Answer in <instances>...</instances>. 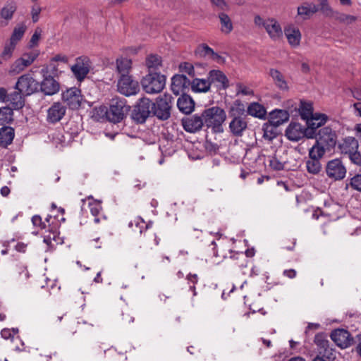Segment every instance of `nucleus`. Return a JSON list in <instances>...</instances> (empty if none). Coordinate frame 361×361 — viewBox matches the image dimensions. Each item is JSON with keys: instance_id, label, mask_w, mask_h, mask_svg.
<instances>
[{"instance_id": "nucleus-30", "label": "nucleus", "mask_w": 361, "mask_h": 361, "mask_svg": "<svg viewBox=\"0 0 361 361\" xmlns=\"http://www.w3.org/2000/svg\"><path fill=\"white\" fill-rule=\"evenodd\" d=\"M269 75L278 88L281 90H287L288 89V82L285 79V76L279 70L274 68L270 69Z\"/></svg>"}, {"instance_id": "nucleus-23", "label": "nucleus", "mask_w": 361, "mask_h": 361, "mask_svg": "<svg viewBox=\"0 0 361 361\" xmlns=\"http://www.w3.org/2000/svg\"><path fill=\"white\" fill-rule=\"evenodd\" d=\"M208 79L212 83H218V86L223 89L228 87V80L225 74L219 70H212L209 72Z\"/></svg>"}, {"instance_id": "nucleus-46", "label": "nucleus", "mask_w": 361, "mask_h": 361, "mask_svg": "<svg viewBox=\"0 0 361 361\" xmlns=\"http://www.w3.org/2000/svg\"><path fill=\"white\" fill-rule=\"evenodd\" d=\"M16 47L14 44L8 42L4 45V49L1 54V58L4 61L9 60L12 56L13 53L16 49Z\"/></svg>"}, {"instance_id": "nucleus-24", "label": "nucleus", "mask_w": 361, "mask_h": 361, "mask_svg": "<svg viewBox=\"0 0 361 361\" xmlns=\"http://www.w3.org/2000/svg\"><path fill=\"white\" fill-rule=\"evenodd\" d=\"M289 119V114L286 110L274 109L269 113V121L276 126H280Z\"/></svg>"}, {"instance_id": "nucleus-45", "label": "nucleus", "mask_w": 361, "mask_h": 361, "mask_svg": "<svg viewBox=\"0 0 361 361\" xmlns=\"http://www.w3.org/2000/svg\"><path fill=\"white\" fill-rule=\"evenodd\" d=\"M44 243L47 245L49 248L53 249L56 245L61 243V239L56 233L53 232L44 238Z\"/></svg>"}, {"instance_id": "nucleus-18", "label": "nucleus", "mask_w": 361, "mask_h": 361, "mask_svg": "<svg viewBox=\"0 0 361 361\" xmlns=\"http://www.w3.org/2000/svg\"><path fill=\"white\" fill-rule=\"evenodd\" d=\"M62 319H65L66 321V331L73 335L78 332H83L87 325L85 322H81L76 319L68 317L66 314L57 317V321L59 322H61Z\"/></svg>"}, {"instance_id": "nucleus-33", "label": "nucleus", "mask_w": 361, "mask_h": 361, "mask_svg": "<svg viewBox=\"0 0 361 361\" xmlns=\"http://www.w3.org/2000/svg\"><path fill=\"white\" fill-rule=\"evenodd\" d=\"M277 128L278 126L269 121L264 123L262 126L263 138L269 142L272 141L279 135Z\"/></svg>"}, {"instance_id": "nucleus-35", "label": "nucleus", "mask_w": 361, "mask_h": 361, "mask_svg": "<svg viewBox=\"0 0 361 361\" xmlns=\"http://www.w3.org/2000/svg\"><path fill=\"white\" fill-rule=\"evenodd\" d=\"M14 130L11 127H3L0 129V145L4 147L10 145L14 138Z\"/></svg>"}, {"instance_id": "nucleus-31", "label": "nucleus", "mask_w": 361, "mask_h": 361, "mask_svg": "<svg viewBox=\"0 0 361 361\" xmlns=\"http://www.w3.org/2000/svg\"><path fill=\"white\" fill-rule=\"evenodd\" d=\"M318 11V7L313 4L304 3L298 7V15L303 20L309 19L314 13Z\"/></svg>"}, {"instance_id": "nucleus-40", "label": "nucleus", "mask_w": 361, "mask_h": 361, "mask_svg": "<svg viewBox=\"0 0 361 361\" xmlns=\"http://www.w3.org/2000/svg\"><path fill=\"white\" fill-rule=\"evenodd\" d=\"M219 18L221 23V30L222 32L228 34L233 30V23L230 17L224 12L219 14Z\"/></svg>"}, {"instance_id": "nucleus-36", "label": "nucleus", "mask_w": 361, "mask_h": 361, "mask_svg": "<svg viewBox=\"0 0 361 361\" xmlns=\"http://www.w3.org/2000/svg\"><path fill=\"white\" fill-rule=\"evenodd\" d=\"M24 94L20 91H15L8 94V102H9L15 109H20L25 104Z\"/></svg>"}, {"instance_id": "nucleus-27", "label": "nucleus", "mask_w": 361, "mask_h": 361, "mask_svg": "<svg viewBox=\"0 0 361 361\" xmlns=\"http://www.w3.org/2000/svg\"><path fill=\"white\" fill-rule=\"evenodd\" d=\"M358 142L355 137H347L339 144L338 147L342 154L349 156L352 152L358 149Z\"/></svg>"}, {"instance_id": "nucleus-13", "label": "nucleus", "mask_w": 361, "mask_h": 361, "mask_svg": "<svg viewBox=\"0 0 361 361\" xmlns=\"http://www.w3.org/2000/svg\"><path fill=\"white\" fill-rule=\"evenodd\" d=\"M326 172L328 177L335 180H338L345 178L346 169L340 159H335L327 163Z\"/></svg>"}, {"instance_id": "nucleus-63", "label": "nucleus", "mask_w": 361, "mask_h": 361, "mask_svg": "<svg viewBox=\"0 0 361 361\" xmlns=\"http://www.w3.org/2000/svg\"><path fill=\"white\" fill-rule=\"evenodd\" d=\"M122 320L124 324H130L133 322L134 318L128 312H123Z\"/></svg>"}, {"instance_id": "nucleus-42", "label": "nucleus", "mask_w": 361, "mask_h": 361, "mask_svg": "<svg viewBox=\"0 0 361 361\" xmlns=\"http://www.w3.org/2000/svg\"><path fill=\"white\" fill-rule=\"evenodd\" d=\"M13 109L8 106L0 108V125L9 123L13 121Z\"/></svg>"}, {"instance_id": "nucleus-19", "label": "nucleus", "mask_w": 361, "mask_h": 361, "mask_svg": "<svg viewBox=\"0 0 361 361\" xmlns=\"http://www.w3.org/2000/svg\"><path fill=\"white\" fill-rule=\"evenodd\" d=\"M66 108L60 102L54 103L47 111V121L55 123L60 121L65 116Z\"/></svg>"}, {"instance_id": "nucleus-39", "label": "nucleus", "mask_w": 361, "mask_h": 361, "mask_svg": "<svg viewBox=\"0 0 361 361\" xmlns=\"http://www.w3.org/2000/svg\"><path fill=\"white\" fill-rule=\"evenodd\" d=\"M132 66V61L128 58H120L116 60V68L121 75H128Z\"/></svg>"}, {"instance_id": "nucleus-3", "label": "nucleus", "mask_w": 361, "mask_h": 361, "mask_svg": "<svg viewBox=\"0 0 361 361\" xmlns=\"http://www.w3.org/2000/svg\"><path fill=\"white\" fill-rule=\"evenodd\" d=\"M143 90L147 94H157L162 91L166 85V77L158 73H149L141 81Z\"/></svg>"}, {"instance_id": "nucleus-41", "label": "nucleus", "mask_w": 361, "mask_h": 361, "mask_svg": "<svg viewBox=\"0 0 361 361\" xmlns=\"http://www.w3.org/2000/svg\"><path fill=\"white\" fill-rule=\"evenodd\" d=\"M305 166L307 172L312 175L319 173L322 170V164L320 160L308 158L305 161Z\"/></svg>"}, {"instance_id": "nucleus-51", "label": "nucleus", "mask_w": 361, "mask_h": 361, "mask_svg": "<svg viewBox=\"0 0 361 361\" xmlns=\"http://www.w3.org/2000/svg\"><path fill=\"white\" fill-rule=\"evenodd\" d=\"M89 207L91 212V214L95 216L94 221L95 223H98L99 221V218L98 217L102 212L101 204H89Z\"/></svg>"}, {"instance_id": "nucleus-52", "label": "nucleus", "mask_w": 361, "mask_h": 361, "mask_svg": "<svg viewBox=\"0 0 361 361\" xmlns=\"http://www.w3.org/2000/svg\"><path fill=\"white\" fill-rule=\"evenodd\" d=\"M350 186L358 191H361V174L353 176L350 181Z\"/></svg>"}, {"instance_id": "nucleus-47", "label": "nucleus", "mask_w": 361, "mask_h": 361, "mask_svg": "<svg viewBox=\"0 0 361 361\" xmlns=\"http://www.w3.org/2000/svg\"><path fill=\"white\" fill-rule=\"evenodd\" d=\"M336 20L340 23H345L347 25L351 24L356 21L357 17L342 13H336Z\"/></svg>"}, {"instance_id": "nucleus-17", "label": "nucleus", "mask_w": 361, "mask_h": 361, "mask_svg": "<svg viewBox=\"0 0 361 361\" xmlns=\"http://www.w3.org/2000/svg\"><path fill=\"white\" fill-rule=\"evenodd\" d=\"M82 99L81 92L77 87L68 89L62 94V99L71 109H78L81 105Z\"/></svg>"}, {"instance_id": "nucleus-58", "label": "nucleus", "mask_w": 361, "mask_h": 361, "mask_svg": "<svg viewBox=\"0 0 361 361\" xmlns=\"http://www.w3.org/2000/svg\"><path fill=\"white\" fill-rule=\"evenodd\" d=\"M320 10L325 14L326 16H332L334 11L332 8L329 6V2L323 4V6H320Z\"/></svg>"}, {"instance_id": "nucleus-6", "label": "nucleus", "mask_w": 361, "mask_h": 361, "mask_svg": "<svg viewBox=\"0 0 361 361\" xmlns=\"http://www.w3.org/2000/svg\"><path fill=\"white\" fill-rule=\"evenodd\" d=\"M152 102L148 98H142L135 106L132 112V118L137 123H143L147 118L152 115Z\"/></svg>"}, {"instance_id": "nucleus-5", "label": "nucleus", "mask_w": 361, "mask_h": 361, "mask_svg": "<svg viewBox=\"0 0 361 361\" xmlns=\"http://www.w3.org/2000/svg\"><path fill=\"white\" fill-rule=\"evenodd\" d=\"M172 99V97L166 94L157 98L156 102H152V115L160 120H167L171 115Z\"/></svg>"}, {"instance_id": "nucleus-20", "label": "nucleus", "mask_w": 361, "mask_h": 361, "mask_svg": "<svg viewBox=\"0 0 361 361\" xmlns=\"http://www.w3.org/2000/svg\"><path fill=\"white\" fill-rule=\"evenodd\" d=\"M190 80L184 75H175L171 78V89L176 95H179L190 87Z\"/></svg>"}, {"instance_id": "nucleus-59", "label": "nucleus", "mask_w": 361, "mask_h": 361, "mask_svg": "<svg viewBox=\"0 0 361 361\" xmlns=\"http://www.w3.org/2000/svg\"><path fill=\"white\" fill-rule=\"evenodd\" d=\"M320 10L325 14L326 16H332L334 11L332 8L329 6V2L323 4V6H320Z\"/></svg>"}, {"instance_id": "nucleus-11", "label": "nucleus", "mask_w": 361, "mask_h": 361, "mask_svg": "<svg viewBox=\"0 0 361 361\" xmlns=\"http://www.w3.org/2000/svg\"><path fill=\"white\" fill-rule=\"evenodd\" d=\"M39 54L38 51L24 53L21 57L17 59L13 63L10 68V73L12 74H18L23 71L37 59Z\"/></svg>"}, {"instance_id": "nucleus-34", "label": "nucleus", "mask_w": 361, "mask_h": 361, "mask_svg": "<svg viewBox=\"0 0 361 361\" xmlns=\"http://www.w3.org/2000/svg\"><path fill=\"white\" fill-rule=\"evenodd\" d=\"M15 11L16 8L13 6H6L1 8L0 11V27H4L8 25Z\"/></svg>"}, {"instance_id": "nucleus-37", "label": "nucleus", "mask_w": 361, "mask_h": 361, "mask_svg": "<svg viewBox=\"0 0 361 361\" xmlns=\"http://www.w3.org/2000/svg\"><path fill=\"white\" fill-rule=\"evenodd\" d=\"M326 148L317 142L309 149L308 158L320 160L325 154Z\"/></svg>"}, {"instance_id": "nucleus-38", "label": "nucleus", "mask_w": 361, "mask_h": 361, "mask_svg": "<svg viewBox=\"0 0 361 361\" xmlns=\"http://www.w3.org/2000/svg\"><path fill=\"white\" fill-rule=\"evenodd\" d=\"M26 26L23 24L18 25L14 27L11 36L9 39V42L15 46L22 39L26 31Z\"/></svg>"}, {"instance_id": "nucleus-54", "label": "nucleus", "mask_w": 361, "mask_h": 361, "mask_svg": "<svg viewBox=\"0 0 361 361\" xmlns=\"http://www.w3.org/2000/svg\"><path fill=\"white\" fill-rule=\"evenodd\" d=\"M199 51L204 56L210 57L212 54H214V50L206 44H202L199 47Z\"/></svg>"}, {"instance_id": "nucleus-55", "label": "nucleus", "mask_w": 361, "mask_h": 361, "mask_svg": "<svg viewBox=\"0 0 361 361\" xmlns=\"http://www.w3.org/2000/svg\"><path fill=\"white\" fill-rule=\"evenodd\" d=\"M42 35V30L40 29L35 30V32L31 37L30 41V46L31 47H35L37 45L38 42L41 37Z\"/></svg>"}, {"instance_id": "nucleus-32", "label": "nucleus", "mask_w": 361, "mask_h": 361, "mask_svg": "<svg viewBox=\"0 0 361 361\" xmlns=\"http://www.w3.org/2000/svg\"><path fill=\"white\" fill-rule=\"evenodd\" d=\"M191 90L194 92H207L211 87L209 79L195 78L190 82Z\"/></svg>"}, {"instance_id": "nucleus-4", "label": "nucleus", "mask_w": 361, "mask_h": 361, "mask_svg": "<svg viewBox=\"0 0 361 361\" xmlns=\"http://www.w3.org/2000/svg\"><path fill=\"white\" fill-rule=\"evenodd\" d=\"M255 24L259 27H263L269 37L274 40H279L283 37V30L280 23L274 18L263 19L256 16L254 19Z\"/></svg>"}, {"instance_id": "nucleus-1", "label": "nucleus", "mask_w": 361, "mask_h": 361, "mask_svg": "<svg viewBox=\"0 0 361 361\" xmlns=\"http://www.w3.org/2000/svg\"><path fill=\"white\" fill-rule=\"evenodd\" d=\"M245 112L244 105L240 101H235L229 108L228 116L231 120L228 128L233 136L241 137L247 128Z\"/></svg>"}, {"instance_id": "nucleus-25", "label": "nucleus", "mask_w": 361, "mask_h": 361, "mask_svg": "<svg viewBox=\"0 0 361 361\" xmlns=\"http://www.w3.org/2000/svg\"><path fill=\"white\" fill-rule=\"evenodd\" d=\"M177 106L179 110L185 114H190L195 107V102L190 96L183 94L177 101Z\"/></svg>"}, {"instance_id": "nucleus-22", "label": "nucleus", "mask_w": 361, "mask_h": 361, "mask_svg": "<svg viewBox=\"0 0 361 361\" xmlns=\"http://www.w3.org/2000/svg\"><path fill=\"white\" fill-rule=\"evenodd\" d=\"M40 88L45 94L53 95L59 91L60 85L53 77L48 76L42 80Z\"/></svg>"}, {"instance_id": "nucleus-50", "label": "nucleus", "mask_w": 361, "mask_h": 361, "mask_svg": "<svg viewBox=\"0 0 361 361\" xmlns=\"http://www.w3.org/2000/svg\"><path fill=\"white\" fill-rule=\"evenodd\" d=\"M31 221L34 227L39 230L45 229L47 228L46 223L42 221V217L39 215H34L32 217Z\"/></svg>"}, {"instance_id": "nucleus-61", "label": "nucleus", "mask_w": 361, "mask_h": 361, "mask_svg": "<svg viewBox=\"0 0 361 361\" xmlns=\"http://www.w3.org/2000/svg\"><path fill=\"white\" fill-rule=\"evenodd\" d=\"M41 8L39 6H33L32 8V19L34 23L39 20Z\"/></svg>"}, {"instance_id": "nucleus-9", "label": "nucleus", "mask_w": 361, "mask_h": 361, "mask_svg": "<svg viewBox=\"0 0 361 361\" xmlns=\"http://www.w3.org/2000/svg\"><path fill=\"white\" fill-rule=\"evenodd\" d=\"M128 106L122 100L113 99L109 109L106 111L107 119L114 123L121 122L124 116L125 112Z\"/></svg>"}, {"instance_id": "nucleus-7", "label": "nucleus", "mask_w": 361, "mask_h": 361, "mask_svg": "<svg viewBox=\"0 0 361 361\" xmlns=\"http://www.w3.org/2000/svg\"><path fill=\"white\" fill-rule=\"evenodd\" d=\"M117 89L121 94L128 97L136 94L140 90V85L131 75H122L118 80Z\"/></svg>"}, {"instance_id": "nucleus-2", "label": "nucleus", "mask_w": 361, "mask_h": 361, "mask_svg": "<svg viewBox=\"0 0 361 361\" xmlns=\"http://www.w3.org/2000/svg\"><path fill=\"white\" fill-rule=\"evenodd\" d=\"M202 114L207 128H212L215 133L224 131L222 125L226 119V114L222 108L217 106H212L204 109Z\"/></svg>"}, {"instance_id": "nucleus-12", "label": "nucleus", "mask_w": 361, "mask_h": 361, "mask_svg": "<svg viewBox=\"0 0 361 361\" xmlns=\"http://www.w3.org/2000/svg\"><path fill=\"white\" fill-rule=\"evenodd\" d=\"M316 142L325 147L327 150H330L336 145V133L330 127L322 128L317 133Z\"/></svg>"}, {"instance_id": "nucleus-15", "label": "nucleus", "mask_w": 361, "mask_h": 361, "mask_svg": "<svg viewBox=\"0 0 361 361\" xmlns=\"http://www.w3.org/2000/svg\"><path fill=\"white\" fill-rule=\"evenodd\" d=\"M314 341L317 346L319 355L328 360L335 358V351L330 346L329 341L325 335L323 334H317Z\"/></svg>"}, {"instance_id": "nucleus-16", "label": "nucleus", "mask_w": 361, "mask_h": 361, "mask_svg": "<svg viewBox=\"0 0 361 361\" xmlns=\"http://www.w3.org/2000/svg\"><path fill=\"white\" fill-rule=\"evenodd\" d=\"M184 130L188 133H195L205 126L202 114H195L182 120Z\"/></svg>"}, {"instance_id": "nucleus-49", "label": "nucleus", "mask_w": 361, "mask_h": 361, "mask_svg": "<svg viewBox=\"0 0 361 361\" xmlns=\"http://www.w3.org/2000/svg\"><path fill=\"white\" fill-rule=\"evenodd\" d=\"M236 93L238 95L242 94L245 96H250L254 94L253 90L251 88L242 84L237 85Z\"/></svg>"}, {"instance_id": "nucleus-43", "label": "nucleus", "mask_w": 361, "mask_h": 361, "mask_svg": "<svg viewBox=\"0 0 361 361\" xmlns=\"http://www.w3.org/2000/svg\"><path fill=\"white\" fill-rule=\"evenodd\" d=\"M146 66L149 70V73L157 70L161 66V58L157 55H150L146 59Z\"/></svg>"}, {"instance_id": "nucleus-48", "label": "nucleus", "mask_w": 361, "mask_h": 361, "mask_svg": "<svg viewBox=\"0 0 361 361\" xmlns=\"http://www.w3.org/2000/svg\"><path fill=\"white\" fill-rule=\"evenodd\" d=\"M179 70L181 73H187L190 77L195 76V69L192 63L183 62L179 65Z\"/></svg>"}, {"instance_id": "nucleus-21", "label": "nucleus", "mask_w": 361, "mask_h": 361, "mask_svg": "<svg viewBox=\"0 0 361 361\" xmlns=\"http://www.w3.org/2000/svg\"><path fill=\"white\" fill-rule=\"evenodd\" d=\"M305 134L304 128L298 123H290L286 130V136L291 141L300 140Z\"/></svg>"}, {"instance_id": "nucleus-53", "label": "nucleus", "mask_w": 361, "mask_h": 361, "mask_svg": "<svg viewBox=\"0 0 361 361\" xmlns=\"http://www.w3.org/2000/svg\"><path fill=\"white\" fill-rule=\"evenodd\" d=\"M212 4L219 11L228 10V6L225 0H210Z\"/></svg>"}, {"instance_id": "nucleus-64", "label": "nucleus", "mask_w": 361, "mask_h": 361, "mask_svg": "<svg viewBox=\"0 0 361 361\" xmlns=\"http://www.w3.org/2000/svg\"><path fill=\"white\" fill-rule=\"evenodd\" d=\"M296 271L293 269H286L283 272V276L289 279H294L296 276Z\"/></svg>"}, {"instance_id": "nucleus-62", "label": "nucleus", "mask_w": 361, "mask_h": 361, "mask_svg": "<svg viewBox=\"0 0 361 361\" xmlns=\"http://www.w3.org/2000/svg\"><path fill=\"white\" fill-rule=\"evenodd\" d=\"M8 94L7 90L4 87H0V102H8Z\"/></svg>"}, {"instance_id": "nucleus-29", "label": "nucleus", "mask_w": 361, "mask_h": 361, "mask_svg": "<svg viewBox=\"0 0 361 361\" xmlns=\"http://www.w3.org/2000/svg\"><path fill=\"white\" fill-rule=\"evenodd\" d=\"M328 116L324 114L315 113L307 121V125L311 130H316L326 123Z\"/></svg>"}, {"instance_id": "nucleus-28", "label": "nucleus", "mask_w": 361, "mask_h": 361, "mask_svg": "<svg viewBox=\"0 0 361 361\" xmlns=\"http://www.w3.org/2000/svg\"><path fill=\"white\" fill-rule=\"evenodd\" d=\"M248 115L259 119H264L267 115V111L264 106L257 102L250 103L247 108Z\"/></svg>"}, {"instance_id": "nucleus-60", "label": "nucleus", "mask_w": 361, "mask_h": 361, "mask_svg": "<svg viewBox=\"0 0 361 361\" xmlns=\"http://www.w3.org/2000/svg\"><path fill=\"white\" fill-rule=\"evenodd\" d=\"M270 166L277 171H280L283 169V164L279 161L276 159H273L270 160Z\"/></svg>"}, {"instance_id": "nucleus-8", "label": "nucleus", "mask_w": 361, "mask_h": 361, "mask_svg": "<svg viewBox=\"0 0 361 361\" xmlns=\"http://www.w3.org/2000/svg\"><path fill=\"white\" fill-rule=\"evenodd\" d=\"M39 87L38 82L29 73L21 75L17 80L15 88L25 96L31 95Z\"/></svg>"}, {"instance_id": "nucleus-44", "label": "nucleus", "mask_w": 361, "mask_h": 361, "mask_svg": "<svg viewBox=\"0 0 361 361\" xmlns=\"http://www.w3.org/2000/svg\"><path fill=\"white\" fill-rule=\"evenodd\" d=\"M301 118L307 121L313 114V107L312 104L307 102H301L299 109Z\"/></svg>"}, {"instance_id": "nucleus-56", "label": "nucleus", "mask_w": 361, "mask_h": 361, "mask_svg": "<svg viewBox=\"0 0 361 361\" xmlns=\"http://www.w3.org/2000/svg\"><path fill=\"white\" fill-rule=\"evenodd\" d=\"M348 157L351 162L361 166V154L357 152V149L352 152Z\"/></svg>"}, {"instance_id": "nucleus-26", "label": "nucleus", "mask_w": 361, "mask_h": 361, "mask_svg": "<svg viewBox=\"0 0 361 361\" xmlns=\"http://www.w3.org/2000/svg\"><path fill=\"white\" fill-rule=\"evenodd\" d=\"M288 43L293 47L299 46L301 39V33L298 28L290 25L284 29Z\"/></svg>"}, {"instance_id": "nucleus-14", "label": "nucleus", "mask_w": 361, "mask_h": 361, "mask_svg": "<svg viewBox=\"0 0 361 361\" xmlns=\"http://www.w3.org/2000/svg\"><path fill=\"white\" fill-rule=\"evenodd\" d=\"M331 338L341 348H347L355 343L357 341L356 338L352 337L348 331L340 329L333 331L331 334Z\"/></svg>"}, {"instance_id": "nucleus-10", "label": "nucleus", "mask_w": 361, "mask_h": 361, "mask_svg": "<svg viewBox=\"0 0 361 361\" xmlns=\"http://www.w3.org/2000/svg\"><path fill=\"white\" fill-rule=\"evenodd\" d=\"M92 68V63L87 56H80L75 59V63L71 70L78 81L82 82L87 77Z\"/></svg>"}, {"instance_id": "nucleus-57", "label": "nucleus", "mask_w": 361, "mask_h": 361, "mask_svg": "<svg viewBox=\"0 0 361 361\" xmlns=\"http://www.w3.org/2000/svg\"><path fill=\"white\" fill-rule=\"evenodd\" d=\"M204 147L207 149V151L211 153H216L219 149V145L217 144L214 143L212 141L207 140L204 143Z\"/></svg>"}]
</instances>
